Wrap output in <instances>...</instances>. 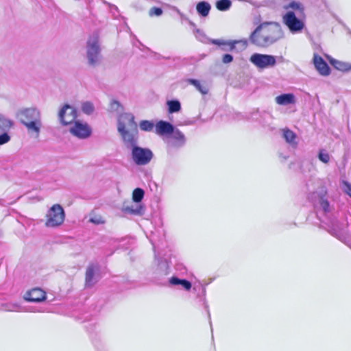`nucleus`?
Masks as SVG:
<instances>
[{
	"instance_id": "nucleus-1",
	"label": "nucleus",
	"mask_w": 351,
	"mask_h": 351,
	"mask_svg": "<svg viewBox=\"0 0 351 351\" xmlns=\"http://www.w3.org/2000/svg\"><path fill=\"white\" fill-rule=\"evenodd\" d=\"M308 199L312 203L319 220L328 226V232L340 241H344V226L331 217L330 206L326 195L316 191L309 193Z\"/></svg>"
},
{
	"instance_id": "nucleus-2",
	"label": "nucleus",
	"mask_w": 351,
	"mask_h": 351,
	"mask_svg": "<svg viewBox=\"0 0 351 351\" xmlns=\"http://www.w3.org/2000/svg\"><path fill=\"white\" fill-rule=\"evenodd\" d=\"M283 37L280 25L277 22H265L252 32L250 42L258 47L269 46Z\"/></svg>"
},
{
	"instance_id": "nucleus-3",
	"label": "nucleus",
	"mask_w": 351,
	"mask_h": 351,
	"mask_svg": "<svg viewBox=\"0 0 351 351\" xmlns=\"http://www.w3.org/2000/svg\"><path fill=\"white\" fill-rule=\"evenodd\" d=\"M16 118L26 127L29 134L38 137L43 126L40 111L34 107L19 109Z\"/></svg>"
},
{
	"instance_id": "nucleus-4",
	"label": "nucleus",
	"mask_w": 351,
	"mask_h": 351,
	"mask_svg": "<svg viewBox=\"0 0 351 351\" xmlns=\"http://www.w3.org/2000/svg\"><path fill=\"white\" fill-rule=\"evenodd\" d=\"M121 119L128 121V125L130 130L126 129V125L121 120H119L117 130L122 137L123 142L127 149H131L138 145V135L137 124L134 121V117L132 114H125Z\"/></svg>"
},
{
	"instance_id": "nucleus-5",
	"label": "nucleus",
	"mask_w": 351,
	"mask_h": 351,
	"mask_svg": "<svg viewBox=\"0 0 351 351\" xmlns=\"http://www.w3.org/2000/svg\"><path fill=\"white\" fill-rule=\"evenodd\" d=\"M86 57L88 64L90 66L95 67L101 62V47L97 34H93L87 40L86 46Z\"/></svg>"
},
{
	"instance_id": "nucleus-6",
	"label": "nucleus",
	"mask_w": 351,
	"mask_h": 351,
	"mask_svg": "<svg viewBox=\"0 0 351 351\" xmlns=\"http://www.w3.org/2000/svg\"><path fill=\"white\" fill-rule=\"evenodd\" d=\"M130 151L132 159L136 165H148L154 158L153 152L147 147H142L137 145Z\"/></svg>"
},
{
	"instance_id": "nucleus-7",
	"label": "nucleus",
	"mask_w": 351,
	"mask_h": 351,
	"mask_svg": "<svg viewBox=\"0 0 351 351\" xmlns=\"http://www.w3.org/2000/svg\"><path fill=\"white\" fill-rule=\"evenodd\" d=\"M282 23L292 34L301 32L305 27L304 21L302 18L297 17L293 11H287L282 16Z\"/></svg>"
},
{
	"instance_id": "nucleus-8",
	"label": "nucleus",
	"mask_w": 351,
	"mask_h": 351,
	"mask_svg": "<svg viewBox=\"0 0 351 351\" xmlns=\"http://www.w3.org/2000/svg\"><path fill=\"white\" fill-rule=\"evenodd\" d=\"M47 216L48 219L46 222V226L48 227H56L64 222L65 213L61 205L54 204L49 210Z\"/></svg>"
},
{
	"instance_id": "nucleus-9",
	"label": "nucleus",
	"mask_w": 351,
	"mask_h": 351,
	"mask_svg": "<svg viewBox=\"0 0 351 351\" xmlns=\"http://www.w3.org/2000/svg\"><path fill=\"white\" fill-rule=\"evenodd\" d=\"M250 61L257 68L263 69L274 66L277 62V57L255 53L251 56Z\"/></svg>"
},
{
	"instance_id": "nucleus-10",
	"label": "nucleus",
	"mask_w": 351,
	"mask_h": 351,
	"mask_svg": "<svg viewBox=\"0 0 351 351\" xmlns=\"http://www.w3.org/2000/svg\"><path fill=\"white\" fill-rule=\"evenodd\" d=\"M77 117V110L69 104H64L58 112V119L63 125L71 124Z\"/></svg>"
},
{
	"instance_id": "nucleus-11",
	"label": "nucleus",
	"mask_w": 351,
	"mask_h": 351,
	"mask_svg": "<svg viewBox=\"0 0 351 351\" xmlns=\"http://www.w3.org/2000/svg\"><path fill=\"white\" fill-rule=\"evenodd\" d=\"M100 266L97 263L88 265L86 270L85 287H93L99 279Z\"/></svg>"
},
{
	"instance_id": "nucleus-12",
	"label": "nucleus",
	"mask_w": 351,
	"mask_h": 351,
	"mask_svg": "<svg viewBox=\"0 0 351 351\" xmlns=\"http://www.w3.org/2000/svg\"><path fill=\"white\" fill-rule=\"evenodd\" d=\"M70 132L78 138L84 139L90 136L92 130L86 123L75 121L70 128Z\"/></svg>"
},
{
	"instance_id": "nucleus-13",
	"label": "nucleus",
	"mask_w": 351,
	"mask_h": 351,
	"mask_svg": "<svg viewBox=\"0 0 351 351\" xmlns=\"http://www.w3.org/2000/svg\"><path fill=\"white\" fill-rule=\"evenodd\" d=\"M210 43L214 45H217L219 46H228V49L223 47L221 49L223 51H233L236 49V45L238 44H241L243 49H245L247 46V40L246 39L241 40H225L222 39H211L210 40Z\"/></svg>"
},
{
	"instance_id": "nucleus-14",
	"label": "nucleus",
	"mask_w": 351,
	"mask_h": 351,
	"mask_svg": "<svg viewBox=\"0 0 351 351\" xmlns=\"http://www.w3.org/2000/svg\"><path fill=\"white\" fill-rule=\"evenodd\" d=\"M170 135L171 139L168 141L169 147L180 149L186 145V138L179 129L175 128L173 132Z\"/></svg>"
},
{
	"instance_id": "nucleus-15",
	"label": "nucleus",
	"mask_w": 351,
	"mask_h": 351,
	"mask_svg": "<svg viewBox=\"0 0 351 351\" xmlns=\"http://www.w3.org/2000/svg\"><path fill=\"white\" fill-rule=\"evenodd\" d=\"M24 299L27 302H40L46 300V293L40 288H34L25 294Z\"/></svg>"
},
{
	"instance_id": "nucleus-16",
	"label": "nucleus",
	"mask_w": 351,
	"mask_h": 351,
	"mask_svg": "<svg viewBox=\"0 0 351 351\" xmlns=\"http://www.w3.org/2000/svg\"><path fill=\"white\" fill-rule=\"evenodd\" d=\"M175 128L170 122L162 120L158 121L155 125L156 133L160 136H170Z\"/></svg>"
},
{
	"instance_id": "nucleus-17",
	"label": "nucleus",
	"mask_w": 351,
	"mask_h": 351,
	"mask_svg": "<svg viewBox=\"0 0 351 351\" xmlns=\"http://www.w3.org/2000/svg\"><path fill=\"white\" fill-rule=\"evenodd\" d=\"M313 62L319 73L324 76H327L330 73V69L326 62L319 55L314 54Z\"/></svg>"
},
{
	"instance_id": "nucleus-18",
	"label": "nucleus",
	"mask_w": 351,
	"mask_h": 351,
	"mask_svg": "<svg viewBox=\"0 0 351 351\" xmlns=\"http://www.w3.org/2000/svg\"><path fill=\"white\" fill-rule=\"evenodd\" d=\"M193 290L195 292H197V299L204 306L205 309L207 311L208 318L210 320V312L208 310V305L207 304L206 299V288L203 286L199 285V286L193 287ZM210 324L211 325L210 321Z\"/></svg>"
},
{
	"instance_id": "nucleus-19",
	"label": "nucleus",
	"mask_w": 351,
	"mask_h": 351,
	"mask_svg": "<svg viewBox=\"0 0 351 351\" xmlns=\"http://www.w3.org/2000/svg\"><path fill=\"white\" fill-rule=\"evenodd\" d=\"M169 283L170 286H180L185 291H190L192 288V284L189 280L180 278L176 276L171 277L169 280Z\"/></svg>"
},
{
	"instance_id": "nucleus-20",
	"label": "nucleus",
	"mask_w": 351,
	"mask_h": 351,
	"mask_svg": "<svg viewBox=\"0 0 351 351\" xmlns=\"http://www.w3.org/2000/svg\"><path fill=\"white\" fill-rule=\"evenodd\" d=\"M282 136L287 143L292 147L295 148L298 146L297 135L295 132L289 128L282 130Z\"/></svg>"
},
{
	"instance_id": "nucleus-21",
	"label": "nucleus",
	"mask_w": 351,
	"mask_h": 351,
	"mask_svg": "<svg viewBox=\"0 0 351 351\" xmlns=\"http://www.w3.org/2000/svg\"><path fill=\"white\" fill-rule=\"evenodd\" d=\"M156 259L158 262L156 273L158 275L166 276L170 273V267L166 258L158 259L155 254Z\"/></svg>"
},
{
	"instance_id": "nucleus-22",
	"label": "nucleus",
	"mask_w": 351,
	"mask_h": 351,
	"mask_svg": "<svg viewBox=\"0 0 351 351\" xmlns=\"http://www.w3.org/2000/svg\"><path fill=\"white\" fill-rule=\"evenodd\" d=\"M327 58H328L329 62L331 64V65L337 70H339V71H341L343 72H347V71H351V64L350 63L339 61V60H337L332 58H330L329 56H327Z\"/></svg>"
},
{
	"instance_id": "nucleus-23",
	"label": "nucleus",
	"mask_w": 351,
	"mask_h": 351,
	"mask_svg": "<svg viewBox=\"0 0 351 351\" xmlns=\"http://www.w3.org/2000/svg\"><path fill=\"white\" fill-rule=\"evenodd\" d=\"M276 101L279 105L287 106L295 102V97L293 93H284L276 97Z\"/></svg>"
},
{
	"instance_id": "nucleus-24",
	"label": "nucleus",
	"mask_w": 351,
	"mask_h": 351,
	"mask_svg": "<svg viewBox=\"0 0 351 351\" xmlns=\"http://www.w3.org/2000/svg\"><path fill=\"white\" fill-rule=\"evenodd\" d=\"M211 10L210 4L205 1H199L196 5V10L198 14L202 17H206Z\"/></svg>"
},
{
	"instance_id": "nucleus-25",
	"label": "nucleus",
	"mask_w": 351,
	"mask_h": 351,
	"mask_svg": "<svg viewBox=\"0 0 351 351\" xmlns=\"http://www.w3.org/2000/svg\"><path fill=\"white\" fill-rule=\"evenodd\" d=\"M186 82L188 84L193 85L196 88V90H197L199 92H200L203 95L208 94V93L209 91L208 87L206 84H202L200 82V81H199L197 80L188 78L186 80Z\"/></svg>"
},
{
	"instance_id": "nucleus-26",
	"label": "nucleus",
	"mask_w": 351,
	"mask_h": 351,
	"mask_svg": "<svg viewBox=\"0 0 351 351\" xmlns=\"http://www.w3.org/2000/svg\"><path fill=\"white\" fill-rule=\"evenodd\" d=\"M123 212L135 215H142L144 213V207L141 204L127 206L123 208Z\"/></svg>"
},
{
	"instance_id": "nucleus-27",
	"label": "nucleus",
	"mask_w": 351,
	"mask_h": 351,
	"mask_svg": "<svg viewBox=\"0 0 351 351\" xmlns=\"http://www.w3.org/2000/svg\"><path fill=\"white\" fill-rule=\"evenodd\" d=\"M168 112L173 114L181 110V103L178 99H171L167 101Z\"/></svg>"
},
{
	"instance_id": "nucleus-28",
	"label": "nucleus",
	"mask_w": 351,
	"mask_h": 351,
	"mask_svg": "<svg viewBox=\"0 0 351 351\" xmlns=\"http://www.w3.org/2000/svg\"><path fill=\"white\" fill-rule=\"evenodd\" d=\"M282 8L284 10H286L287 11H289V9L298 10L304 15V7L300 2L292 1L288 3L283 5Z\"/></svg>"
},
{
	"instance_id": "nucleus-29",
	"label": "nucleus",
	"mask_w": 351,
	"mask_h": 351,
	"mask_svg": "<svg viewBox=\"0 0 351 351\" xmlns=\"http://www.w3.org/2000/svg\"><path fill=\"white\" fill-rule=\"evenodd\" d=\"M189 25L193 28V34L196 38L202 43H206L208 38L206 37L204 32L202 29L197 28L193 22L189 21Z\"/></svg>"
},
{
	"instance_id": "nucleus-30",
	"label": "nucleus",
	"mask_w": 351,
	"mask_h": 351,
	"mask_svg": "<svg viewBox=\"0 0 351 351\" xmlns=\"http://www.w3.org/2000/svg\"><path fill=\"white\" fill-rule=\"evenodd\" d=\"M14 125V122L6 118L3 114H0V130L8 131Z\"/></svg>"
},
{
	"instance_id": "nucleus-31",
	"label": "nucleus",
	"mask_w": 351,
	"mask_h": 351,
	"mask_svg": "<svg viewBox=\"0 0 351 351\" xmlns=\"http://www.w3.org/2000/svg\"><path fill=\"white\" fill-rule=\"evenodd\" d=\"M231 5L232 1L230 0H218L215 3L217 9L222 12L228 10Z\"/></svg>"
},
{
	"instance_id": "nucleus-32",
	"label": "nucleus",
	"mask_w": 351,
	"mask_h": 351,
	"mask_svg": "<svg viewBox=\"0 0 351 351\" xmlns=\"http://www.w3.org/2000/svg\"><path fill=\"white\" fill-rule=\"evenodd\" d=\"M145 195V191L141 188H136L132 193V200L136 204H139L143 200Z\"/></svg>"
},
{
	"instance_id": "nucleus-33",
	"label": "nucleus",
	"mask_w": 351,
	"mask_h": 351,
	"mask_svg": "<svg viewBox=\"0 0 351 351\" xmlns=\"http://www.w3.org/2000/svg\"><path fill=\"white\" fill-rule=\"evenodd\" d=\"M155 125L153 121L143 120L139 123L140 129L144 132H152Z\"/></svg>"
},
{
	"instance_id": "nucleus-34",
	"label": "nucleus",
	"mask_w": 351,
	"mask_h": 351,
	"mask_svg": "<svg viewBox=\"0 0 351 351\" xmlns=\"http://www.w3.org/2000/svg\"><path fill=\"white\" fill-rule=\"evenodd\" d=\"M93 104L90 101L84 102L82 105V110L86 114H91L94 112Z\"/></svg>"
},
{
	"instance_id": "nucleus-35",
	"label": "nucleus",
	"mask_w": 351,
	"mask_h": 351,
	"mask_svg": "<svg viewBox=\"0 0 351 351\" xmlns=\"http://www.w3.org/2000/svg\"><path fill=\"white\" fill-rule=\"evenodd\" d=\"M318 158L324 163H328L330 160V155L325 150H320L318 154Z\"/></svg>"
},
{
	"instance_id": "nucleus-36",
	"label": "nucleus",
	"mask_w": 351,
	"mask_h": 351,
	"mask_svg": "<svg viewBox=\"0 0 351 351\" xmlns=\"http://www.w3.org/2000/svg\"><path fill=\"white\" fill-rule=\"evenodd\" d=\"M4 309L7 311H20L21 306L17 304H6L3 305Z\"/></svg>"
},
{
	"instance_id": "nucleus-37",
	"label": "nucleus",
	"mask_w": 351,
	"mask_h": 351,
	"mask_svg": "<svg viewBox=\"0 0 351 351\" xmlns=\"http://www.w3.org/2000/svg\"><path fill=\"white\" fill-rule=\"evenodd\" d=\"M10 141V136L8 134V131H3V133L0 134V145H4Z\"/></svg>"
},
{
	"instance_id": "nucleus-38",
	"label": "nucleus",
	"mask_w": 351,
	"mask_h": 351,
	"mask_svg": "<svg viewBox=\"0 0 351 351\" xmlns=\"http://www.w3.org/2000/svg\"><path fill=\"white\" fill-rule=\"evenodd\" d=\"M162 10L160 8L154 7V8H151L149 10L150 16L155 15V16H159L162 15Z\"/></svg>"
},
{
	"instance_id": "nucleus-39",
	"label": "nucleus",
	"mask_w": 351,
	"mask_h": 351,
	"mask_svg": "<svg viewBox=\"0 0 351 351\" xmlns=\"http://www.w3.org/2000/svg\"><path fill=\"white\" fill-rule=\"evenodd\" d=\"M233 61V56L231 54L226 53L222 57V62L224 64H228Z\"/></svg>"
},
{
	"instance_id": "nucleus-40",
	"label": "nucleus",
	"mask_w": 351,
	"mask_h": 351,
	"mask_svg": "<svg viewBox=\"0 0 351 351\" xmlns=\"http://www.w3.org/2000/svg\"><path fill=\"white\" fill-rule=\"evenodd\" d=\"M121 104L118 101L113 100L110 104V108L112 110L118 111Z\"/></svg>"
},
{
	"instance_id": "nucleus-41",
	"label": "nucleus",
	"mask_w": 351,
	"mask_h": 351,
	"mask_svg": "<svg viewBox=\"0 0 351 351\" xmlns=\"http://www.w3.org/2000/svg\"><path fill=\"white\" fill-rule=\"evenodd\" d=\"M344 190L351 197V184L347 181H343Z\"/></svg>"
},
{
	"instance_id": "nucleus-42",
	"label": "nucleus",
	"mask_w": 351,
	"mask_h": 351,
	"mask_svg": "<svg viewBox=\"0 0 351 351\" xmlns=\"http://www.w3.org/2000/svg\"><path fill=\"white\" fill-rule=\"evenodd\" d=\"M259 114V111L258 110H254L252 113H251V117L252 119L255 120V121H258V116Z\"/></svg>"
},
{
	"instance_id": "nucleus-43",
	"label": "nucleus",
	"mask_w": 351,
	"mask_h": 351,
	"mask_svg": "<svg viewBox=\"0 0 351 351\" xmlns=\"http://www.w3.org/2000/svg\"><path fill=\"white\" fill-rule=\"evenodd\" d=\"M154 53L155 58L156 60H160V59L170 60L171 59L170 57H165V56H163L158 54L157 53H155V52Z\"/></svg>"
},
{
	"instance_id": "nucleus-44",
	"label": "nucleus",
	"mask_w": 351,
	"mask_h": 351,
	"mask_svg": "<svg viewBox=\"0 0 351 351\" xmlns=\"http://www.w3.org/2000/svg\"><path fill=\"white\" fill-rule=\"evenodd\" d=\"M110 11L113 14H114L115 12H118V8L114 5H110Z\"/></svg>"
},
{
	"instance_id": "nucleus-45",
	"label": "nucleus",
	"mask_w": 351,
	"mask_h": 351,
	"mask_svg": "<svg viewBox=\"0 0 351 351\" xmlns=\"http://www.w3.org/2000/svg\"><path fill=\"white\" fill-rule=\"evenodd\" d=\"M91 222L95 223V224H99V223H103V221H101L100 220H98V219H90V220Z\"/></svg>"
},
{
	"instance_id": "nucleus-46",
	"label": "nucleus",
	"mask_w": 351,
	"mask_h": 351,
	"mask_svg": "<svg viewBox=\"0 0 351 351\" xmlns=\"http://www.w3.org/2000/svg\"><path fill=\"white\" fill-rule=\"evenodd\" d=\"M26 311H31V312H35L36 310L34 308H32V309H29V310H25Z\"/></svg>"
},
{
	"instance_id": "nucleus-47",
	"label": "nucleus",
	"mask_w": 351,
	"mask_h": 351,
	"mask_svg": "<svg viewBox=\"0 0 351 351\" xmlns=\"http://www.w3.org/2000/svg\"><path fill=\"white\" fill-rule=\"evenodd\" d=\"M280 157H282L283 158V160H286L287 159L286 156H282V155H280Z\"/></svg>"
},
{
	"instance_id": "nucleus-48",
	"label": "nucleus",
	"mask_w": 351,
	"mask_h": 351,
	"mask_svg": "<svg viewBox=\"0 0 351 351\" xmlns=\"http://www.w3.org/2000/svg\"><path fill=\"white\" fill-rule=\"evenodd\" d=\"M280 157H282L283 158V160H286L287 159L286 156H282V155H280Z\"/></svg>"
},
{
	"instance_id": "nucleus-49",
	"label": "nucleus",
	"mask_w": 351,
	"mask_h": 351,
	"mask_svg": "<svg viewBox=\"0 0 351 351\" xmlns=\"http://www.w3.org/2000/svg\"><path fill=\"white\" fill-rule=\"evenodd\" d=\"M278 59L279 60V61H281L283 60V58L282 56H280V57H278Z\"/></svg>"
}]
</instances>
